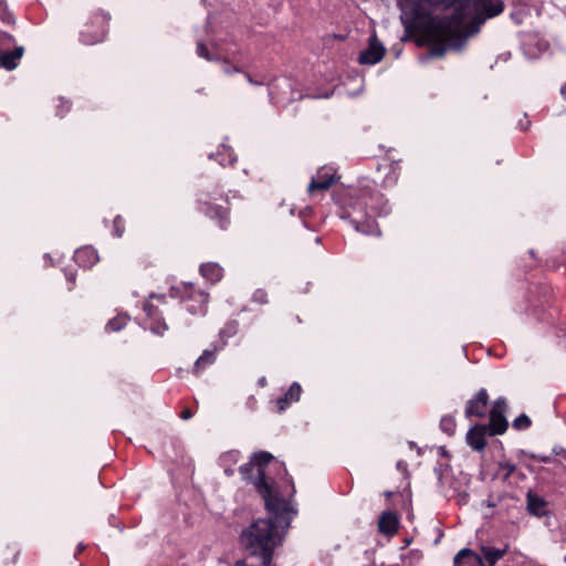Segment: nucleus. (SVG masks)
<instances>
[{"label": "nucleus", "instance_id": "1", "mask_svg": "<svg viewBox=\"0 0 566 566\" xmlns=\"http://www.w3.org/2000/svg\"><path fill=\"white\" fill-rule=\"evenodd\" d=\"M336 213L357 231L367 235H380L376 217L388 216L391 211L388 200L366 180L358 188L343 190L335 196Z\"/></svg>", "mask_w": 566, "mask_h": 566}, {"label": "nucleus", "instance_id": "2", "mask_svg": "<svg viewBox=\"0 0 566 566\" xmlns=\"http://www.w3.org/2000/svg\"><path fill=\"white\" fill-rule=\"evenodd\" d=\"M289 512V504L287 511L282 513L280 517L269 512L270 518L255 520L240 534V542L244 549L249 555L259 557L263 566H274V551L281 544L277 524L282 522L287 523Z\"/></svg>", "mask_w": 566, "mask_h": 566}, {"label": "nucleus", "instance_id": "3", "mask_svg": "<svg viewBox=\"0 0 566 566\" xmlns=\"http://www.w3.org/2000/svg\"><path fill=\"white\" fill-rule=\"evenodd\" d=\"M274 457L268 451L254 452L249 462L239 468L242 479L254 486L264 500L265 509L276 517L287 511V502L276 490L275 481L266 476L265 469Z\"/></svg>", "mask_w": 566, "mask_h": 566}, {"label": "nucleus", "instance_id": "4", "mask_svg": "<svg viewBox=\"0 0 566 566\" xmlns=\"http://www.w3.org/2000/svg\"><path fill=\"white\" fill-rule=\"evenodd\" d=\"M531 314L541 322H551L559 313L555 294L548 283H539L530 291Z\"/></svg>", "mask_w": 566, "mask_h": 566}, {"label": "nucleus", "instance_id": "5", "mask_svg": "<svg viewBox=\"0 0 566 566\" xmlns=\"http://www.w3.org/2000/svg\"><path fill=\"white\" fill-rule=\"evenodd\" d=\"M169 295L172 298L179 300L184 304L185 310L191 315H205L207 313L209 294L203 290L197 289L192 283L181 282L171 286Z\"/></svg>", "mask_w": 566, "mask_h": 566}, {"label": "nucleus", "instance_id": "6", "mask_svg": "<svg viewBox=\"0 0 566 566\" xmlns=\"http://www.w3.org/2000/svg\"><path fill=\"white\" fill-rule=\"evenodd\" d=\"M196 209L198 212L205 214L221 230H227L230 226V208L228 206L216 205L209 201V196L199 191L196 199Z\"/></svg>", "mask_w": 566, "mask_h": 566}, {"label": "nucleus", "instance_id": "7", "mask_svg": "<svg viewBox=\"0 0 566 566\" xmlns=\"http://www.w3.org/2000/svg\"><path fill=\"white\" fill-rule=\"evenodd\" d=\"M109 15L103 11L94 12L80 32V41L86 45L102 42L107 33Z\"/></svg>", "mask_w": 566, "mask_h": 566}, {"label": "nucleus", "instance_id": "8", "mask_svg": "<svg viewBox=\"0 0 566 566\" xmlns=\"http://www.w3.org/2000/svg\"><path fill=\"white\" fill-rule=\"evenodd\" d=\"M166 303L167 298L165 294L151 293L143 306V310L150 322V331L160 336L168 329V325L163 317V311L159 308Z\"/></svg>", "mask_w": 566, "mask_h": 566}, {"label": "nucleus", "instance_id": "9", "mask_svg": "<svg viewBox=\"0 0 566 566\" xmlns=\"http://www.w3.org/2000/svg\"><path fill=\"white\" fill-rule=\"evenodd\" d=\"M507 409L506 398L499 397L493 401L489 411V423H486L489 437L501 436L506 432L509 428V421L505 416Z\"/></svg>", "mask_w": 566, "mask_h": 566}, {"label": "nucleus", "instance_id": "10", "mask_svg": "<svg viewBox=\"0 0 566 566\" xmlns=\"http://www.w3.org/2000/svg\"><path fill=\"white\" fill-rule=\"evenodd\" d=\"M337 180L336 170L329 166L321 167L316 175L312 177L307 190L311 196L316 191L328 190Z\"/></svg>", "mask_w": 566, "mask_h": 566}, {"label": "nucleus", "instance_id": "11", "mask_svg": "<svg viewBox=\"0 0 566 566\" xmlns=\"http://www.w3.org/2000/svg\"><path fill=\"white\" fill-rule=\"evenodd\" d=\"M386 49L374 33L369 36L368 46L359 53L358 62L361 65H375L385 55Z\"/></svg>", "mask_w": 566, "mask_h": 566}, {"label": "nucleus", "instance_id": "12", "mask_svg": "<svg viewBox=\"0 0 566 566\" xmlns=\"http://www.w3.org/2000/svg\"><path fill=\"white\" fill-rule=\"evenodd\" d=\"M489 394L485 388H481L474 397L465 403L464 416L467 419L484 418L488 413Z\"/></svg>", "mask_w": 566, "mask_h": 566}, {"label": "nucleus", "instance_id": "13", "mask_svg": "<svg viewBox=\"0 0 566 566\" xmlns=\"http://www.w3.org/2000/svg\"><path fill=\"white\" fill-rule=\"evenodd\" d=\"M526 511L530 515L538 518L551 514L549 503L532 490L526 493Z\"/></svg>", "mask_w": 566, "mask_h": 566}, {"label": "nucleus", "instance_id": "14", "mask_svg": "<svg viewBox=\"0 0 566 566\" xmlns=\"http://www.w3.org/2000/svg\"><path fill=\"white\" fill-rule=\"evenodd\" d=\"M489 436V429L485 423H475L472 426L467 434L465 440L468 446H470L475 451H483L488 444L486 437Z\"/></svg>", "mask_w": 566, "mask_h": 566}, {"label": "nucleus", "instance_id": "15", "mask_svg": "<svg viewBox=\"0 0 566 566\" xmlns=\"http://www.w3.org/2000/svg\"><path fill=\"white\" fill-rule=\"evenodd\" d=\"M222 349V345H218L217 343H212L210 348H207L202 352V354L197 358L193 366L195 374H199L205 370L207 367L211 366L216 361V354Z\"/></svg>", "mask_w": 566, "mask_h": 566}, {"label": "nucleus", "instance_id": "16", "mask_svg": "<svg viewBox=\"0 0 566 566\" xmlns=\"http://www.w3.org/2000/svg\"><path fill=\"white\" fill-rule=\"evenodd\" d=\"M453 566H485V564L478 553L470 548H462L454 556Z\"/></svg>", "mask_w": 566, "mask_h": 566}, {"label": "nucleus", "instance_id": "17", "mask_svg": "<svg viewBox=\"0 0 566 566\" xmlns=\"http://www.w3.org/2000/svg\"><path fill=\"white\" fill-rule=\"evenodd\" d=\"M23 53V46H15L12 51H3L0 49V67L7 71L14 70L19 65Z\"/></svg>", "mask_w": 566, "mask_h": 566}, {"label": "nucleus", "instance_id": "18", "mask_svg": "<svg viewBox=\"0 0 566 566\" xmlns=\"http://www.w3.org/2000/svg\"><path fill=\"white\" fill-rule=\"evenodd\" d=\"M74 261L84 269H90L98 262V253L93 247H83L75 251Z\"/></svg>", "mask_w": 566, "mask_h": 566}, {"label": "nucleus", "instance_id": "19", "mask_svg": "<svg viewBox=\"0 0 566 566\" xmlns=\"http://www.w3.org/2000/svg\"><path fill=\"white\" fill-rule=\"evenodd\" d=\"M399 521L394 512L385 511L380 514L378 521V531L388 536H392L398 532Z\"/></svg>", "mask_w": 566, "mask_h": 566}, {"label": "nucleus", "instance_id": "20", "mask_svg": "<svg viewBox=\"0 0 566 566\" xmlns=\"http://www.w3.org/2000/svg\"><path fill=\"white\" fill-rule=\"evenodd\" d=\"M302 387L298 382L294 381L287 391L275 400L279 412L284 411L292 402L300 400Z\"/></svg>", "mask_w": 566, "mask_h": 566}, {"label": "nucleus", "instance_id": "21", "mask_svg": "<svg viewBox=\"0 0 566 566\" xmlns=\"http://www.w3.org/2000/svg\"><path fill=\"white\" fill-rule=\"evenodd\" d=\"M199 272L211 284L218 283L223 277V268L217 262L202 263Z\"/></svg>", "mask_w": 566, "mask_h": 566}, {"label": "nucleus", "instance_id": "22", "mask_svg": "<svg viewBox=\"0 0 566 566\" xmlns=\"http://www.w3.org/2000/svg\"><path fill=\"white\" fill-rule=\"evenodd\" d=\"M210 159H216L222 167L232 166L237 161V156L230 146L222 144L216 154L209 155Z\"/></svg>", "mask_w": 566, "mask_h": 566}, {"label": "nucleus", "instance_id": "23", "mask_svg": "<svg viewBox=\"0 0 566 566\" xmlns=\"http://www.w3.org/2000/svg\"><path fill=\"white\" fill-rule=\"evenodd\" d=\"M481 553L489 566H494L505 554L506 548L500 549L492 546H481Z\"/></svg>", "mask_w": 566, "mask_h": 566}, {"label": "nucleus", "instance_id": "24", "mask_svg": "<svg viewBox=\"0 0 566 566\" xmlns=\"http://www.w3.org/2000/svg\"><path fill=\"white\" fill-rule=\"evenodd\" d=\"M239 323L237 321H229L226 325L219 331V342H216L218 345H222V348L227 345L229 338L233 337L238 333Z\"/></svg>", "mask_w": 566, "mask_h": 566}, {"label": "nucleus", "instance_id": "25", "mask_svg": "<svg viewBox=\"0 0 566 566\" xmlns=\"http://www.w3.org/2000/svg\"><path fill=\"white\" fill-rule=\"evenodd\" d=\"M128 321L129 316L127 314L120 313L107 322L105 325V331L107 333L119 332L127 325Z\"/></svg>", "mask_w": 566, "mask_h": 566}, {"label": "nucleus", "instance_id": "26", "mask_svg": "<svg viewBox=\"0 0 566 566\" xmlns=\"http://www.w3.org/2000/svg\"><path fill=\"white\" fill-rule=\"evenodd\" d=\"M439 427L442 432L447 433L449 437H452L455 433L457 429V422L454 417L451 415L443 416L440 420Z\"/></svg>", "mask_w": 566, "mask_h": 566}, {"label": "nucleus", "instance_id": "27", "mask_svg": "<svg viewBox=\"0 0 566 566\" xmlns=\"http://www.w3.org/2000/svg\"><path fill=\"white\" fill-rule=\"evenodd\" d=\"M531 426H532V420L526 413H521L512 422V427L516 431L527 430Z\"/></svg>", "mask_w": 566, "mask_h": 566}, {"label": "nucleus", "instance_id": "28", "mask_svg": "<svg viewBox=\"0 0 566 566\" xmlns=\"http://www.w3.org/2000/svg\"><path fill=\"white\" fill-rule=\"evenodd\" d=\"M499 469L503 473V479L507 480L516 471V465L511 461H501Z\"/></svg>", "mask_w": 566, "mask_h": 566}, {"label": "nucleus", "instance_id": "29", "mask_svg": "<svg viewBox=\"0 0 566 566\" xmlns=\"http://www.w3.org/2000/svg\"><path fill=\"white\" fill-rule=\"evenodd\" d=\"M239 458H240V453L239 451H235V450H232V451H228L226 453H223L221 457H220V462L221 464H234L239 461Z\"/></svg>", "mask_w": 566, "mask_h": 566}, {"label": "nucleus", "instance_id": "30", "mask_svg": "<svg viewBox=\"0 0 566 566\" xmlns=\"http://www.w3.org/2000/svg\"><path fill=\"white\" fill-rule=\"evenodd\" d=\"M71 111V102L59 97V104L56 105V116L64 117Z\"/></svg>", "mask_w": 566, "mask_h": 566}, {"label": "nucleus", "instance_id": "31", "mask_svg": "<svg viewBox=\"0 0 566 566\" xmlns=\"http://www.w3.org/2000/svg\"><path fill=\"white\" fill-rule=\"evenodd\" d=\"M252 302L261 305L268 304V292L264 289H256L252 294Z\"/></svg>", "mask_w": 566, "mask_h": 566}, {"label": "nucleus", "instance_id": "32", "mask_svg": "<svg viewBox=\"0 0 566 566\" xmlns=\"http://www.w3.org/2000/svg\"><path fill=\"white\" fill-rule=\"evenodd\" d=\"M313 209L311 207H306L300 211V218L303 221L305 228L314 230L315 226L312 223L308 218L312 216Z\"/></svg>", "mask_w": 566, "mask_h": 566}, {"label": "nucleus", "instance_id": "33", "mask_svg": "<svg viewBox=\"0 0 566 566\" xmlns=\"http://www.w3.org/2000/svg\"><path fill=\"white\" fill-rule=\"evenodd\" d=\"M114 235L120 238L125 231V222L120 216H116L113 220Z\"/></svg>", "mask_w": 566, "mask_h": 566}, {"label": "nucleus", "instance_id": "34", "mask_svg": "<svg viewBox=\"0 0 566 566\" xmlns=\"http://www.w3.org/2000/svg\"><path fill=\"white\" fill-rule=\"evenodd\" d=\"M197 54L202 57V59H206L207 61H213L216 60L217 57L214 55H212L208 48L206 46V44L203 42H199L197 44Z\"/></svg>", "mask_w": 566, "mask_h": 566}, {"label": "nucleus", "instance_id": "35", "mask_svg": "<svg viewBox=\"0 0 566 566\" xmlns=\"http://www.w3.org/2000/svg\"><path fill=\"white\" fill-rule=\"evenodd\" d=\"M531 459L535 460V461H538V462H543V463H551L553 462V457L549 455V454H534L532 453L531 454Z\"/></svg>", "mask_w": 566, "mask_h": 566}, {"label": "nucleus", "instance_id": "36", "mask_svg": "<svg viewBox=\"0 0 566 566\" xmlns=\"http://www.w3.org/2000/svg\"><path fill=\"white\" fill-rule=\"evenodd\" d=\"M553 454L555 457L562 458L564 461H566V449L562 446H555L553 448Z\"/></svg>", "mask_w": 566, "mask_h": 566}, {"label": "nucleus", "instance_id": "37", "mask_svg": "<svg viewBox=\"0 0 566 566\" xmlns=\"http://www.w3.org/2000/svg\"><path fill=\"white\" fill-rule=\"evenodd\" d=\"M244 76L245 78L248 80V82L252 85H255V86H261V85H264L265 84V78L264 77H261L259 80H255L253 78L249 73H244Z\"/></svg>", "mask_w": 566, "mask_h": 566}, {"label": "nucleus", "instance_id": "38", "mask_svg": "<svg viewBox=\"0 0 566 566\" xmlns=\"http://www.w3.org/2000/svg\"><path fill=\"white\" fill-rule=\"evenodd\" d=\"M430 52L433 56H442L446 52V48L442 45H434L430 49Z\"/></svg>", "mask_w": 566, "mask_h": 566}, {"label": "nucleus", "instance_id": "39", "mask_svg": "<svg viewBox=\"0 0 566 566\" xmlns=\"http://www.w3.org/2000/svg\"><path fill=\"white\" fill-rule=\"evenodd\" d=\"M223 71H224L226 74H232V73L241 72V70L238 66L230 65L229 63L224 64Z\"/></svg>", "mask_w": 566, "mask_h": 566}, {"label": "nucleus", "instance_id": "40", "mask_svg": "<svg viewBox=\"0 0 566 566\" xmlns=\"http://www.w3.org/2000/svg\"><path fill=\"white\" fill-rule=\"evenodd\" d=\"M193 417V411L190 408H185L180 412V418L184 420H189Z\"/></svg>", "mask_w": 566, "mask_h": 566}, {"label": "nucleus", "instance_id": "41", "mask_svg": "<svg viewBox=\"0 0 566 566\" xmlns=\"http://www.w3.org/2000/svg\"><path fill=\"white\" fill-rule=\"evenodd\" d=\"M65 276H66L67 281H70L71 283L75 282V273L74 272H66Z\"/></svg>", "mask_w": 566, "mask_h": 566}, {"label": "nucleus", "instance_id": "42", "mask_svg": "<svg viewBox=\"0 0 566 566\" xmlns=\"http://www.w3.org/2000/svg\"><path fill=\"white\" fill-rule=\"evenodd\" d=\"M1 38L6 39L9 43L14 41V38L11 34L6 33V32L1 33Z\"/></svg>", "mask_w": 566, "mask_h": 566}, {"label": "nucleus", "instance_id": "43", "mask_svg": "<svg viewBox=\"0 0 566 566\" xmlns=\"http://www.w3.org/2000/svg\"><path fill=\"white\" fill-rule=\"evenodd\" d=\"M224 473H226V475H228V476H232V475H233V473H234V470H233L231 467H229V468H224Z\"/></svg>", "mask_w": 566, "mask_h": 566}, {"label": "nucleus", "instance_id": "44", "mask_svg": "<svg viewBox=\"0 0 566 566\" xmlns=\"http://www.w3.org/2000/svg\"><path fill=\"white\" fill-rule=\"evenodd\" d=\"M560 94H562L563 98L566 101V83L562 86Z\"/></svg>", "mask_w": 566, "mask_h": 566}, {"label": "nucleus", "instance_id": "45", "mask_svg": "<svg viewBox=\"0 0 566 566\" xmlns=\"http://www.w3.org/2000/svg\"><path fill=\"white\" fill-rule=\"evenodd\" d=\"M439 452L442 455H446V457L449 455V452L447 451L446 447H440Z\"/></svg>", "mask_w": 566, "mask_h": 566}, {"label": "nucleus", "instance_id": "46", "mask_svg": "<svg viewBox=\"0 0 566 566\" xmlns=\"http://www.w3.org/2000/svg\"><path fill=\"white\" fill-rule=\"evenodd\" d=\"M406 467H407V465H406V463H405V462H402V461H398V462H397V469H398V470L406 469Z\"/></svg>", "mask_w": 566, "mask_h": 566}, {"label": "nucleus", "instance_id": "47", "mask_svg": "<svg viewBox=\"0 0 566 566\" xmlns=\"http://www.w3.org/2000/svg\"><path fill=\"white\" fill-rule=\"evenodd\" d=\"M530 125H531L530 120H526V124L525 123H521V128L523 130H526L530 127Z\"/></svg>", "mask_w": 566, "mask_h": 566}, {"label": "nucleus", "instance_id": "48", "mask_svg": "<svg viewBox=\"0 0 566 566\" xmlns=\"http://www.w3.org/2000/svg\"><path fill=\"white\" fill-rule=\"evenodd\" d=\"M259 385H260V386H265V385H266V379H265V377H262V378H260V379H259Z\"/></svg>", "mask_w": 566, "mask_h": 566}, {"label": "nucleus", "instance_id": "49", "mask_svg": "<svg viewBox=\"0 0 566 566\" xmlns=\"http://www.w3.org/2000/svg\"><path fill=\"white\" fill-rule=\"evenodd\" d=\"M83 549H84V545L83 544H78V546H77L78 553L82 552Z\"/></svg>", "mask_w": 566, "mask_h": 566}, {"label": "nucleus", "instance_id": "50", "mask_svg": "<svg viewBox=\"0 0 566 566\" xmlns=\"http://www.w3.org/2000/svg\"><path fill=\"white\" fill-rule=\"evenodd\" d=\"M530 254L532 258H535V251L534 250H530Z\"/></svg>", "mask_w": 566, "mask_h": 566}, {"label": "nucleus", "instance_id": "51", "mask_svg": "<svg viewBox=\"0 0 566 566\" xmlns=\"http://www.w3.org/2000/svg\"><path fill=\"white\" fill-rule=\"evenodd\" d=\"M563 344H564V346L566 347V334L564 335Z\"/></svg>", "mask_w": 566, "mask_h": 566}]
</instances>
